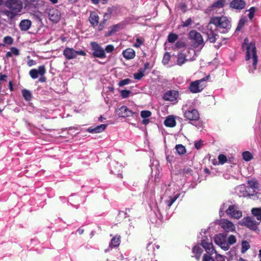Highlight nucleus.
<instances>
[{
    "label": "nucleus",
    "instance_id": "obj_17",
    "mask_svg": "<svg viewBox=\"0 0 261 261\" xmlns=\"http://www.w3.org/2000/svg\"><path fill=\"white\" fill-rule=\"evenodd\" d=\"M49 19L54 22H58L61 17V13L60 11L56 9H52L49 10L48 12Z\"/></svg>",
    "mask_w": 261,
    "mask_h": 261
},
{
    "label": "nucleus",
    "instance_id": "obj_46",
    "mask_svg": "<svg viewBox=\"0 0 261 261\" xmlns=\"http://www.w3.org/2000/svg\"><path fill=\"white\" fill-rule=\"evenodd\" d=\"M151 112L149 111H142L141 112V116L143 118H147L151 116Z\"/></svg>",
    "mask_w": 261,
    "mask_h": 261
},
{
    "label": "nucleus",
    "instance_id": "obj_28",
    "mask_svg": "<svg viewBox=\"0 0 261 261\" xmlns=\"http://www.w3.org/2000/svg\"><path fill=\"white\" fill-rule=\"evenodd\" d=\"M202 252V250L199 246H195L193 248V253L195 255V257L197 260H199L201 254Z\"/></svg>",
    "mask_w": 261,
    "mask_h": 261
},
{
    "label": "nucleus",
    "instance_id": "obj_59",
    "mask_svg": "<svg viewBox=\"0 0 261 261\" xmlns=\"http://www.w3.org/2000/svg\"><path fill=\"white\" fill-rule=\"evenodd\" d=\"M187 51H188L189 54H190V53H191V51L193 52L194 55V56H193V57H190V58H189V60H193L194 59V56L196 55V54H195V51H194V50H193V49H190V50H188Z\"/></svg>",
    "mask_w": 261,
    "mask_h": 261
},
{
    "label": "nucleus",
    "instance_id": "obj_8",
    "mask_svg": "<svg viewBox=\"0 0 261 261\" xmlns=\"http://www.w3.org/2000/svg\"><path fill=\"white\" fill-rule=\"evenodd\" d=\"M214 241L222 249L225 251L229 249V247L227 242L226 236L224 234L220 233L216 235L214 238Z\"/></svg>",
    "mask_w": 261,
    "mask_h": 261
},
{
    "label": "nucleus",
    "instance_id": "obj_63",
    "mask_svg": "<svg viewBox=\"0 0 261 261\" xmlns=\"http://www.w3.org/2000/svg\"><path fill=\"white\" fill-rule=\"evenodd\" d=\"M149 68V63H146L144 65V71L146 69H148Z\"/></svg>",
    "mask_w": 261,
    "mask_h": 261
},
{
    "label": "nucleus",
    "instance_id": "obj_42",
    "mask_svg": "<svg viewBox=\"0 0 261 261\" xmlns=\"http://www.w3.org/2000/svg\"><path fill=\"white\" fill-rule=\"evenodd\" d=\"M156 247L157 249H159L160 246L159 245H156L155 244H152V243H148L146 248L148 250V251H151V249L154 250V247Z\"/></svg>",
    "mask_w": 261,
    "mask_h": 261
},
{
    "label": "nucleus",
    "instance_id": "obj_45",
    "mask_svg": "<svg viewBox=\"0 0 261 261\" xmlns=\"http://www.w3.org/2000/svg\"><path fill=\"white\" fill-rule=\"evenodd\" d=\"M3 41L5 44L11 45L13 42V39L10 36H7L4 38Z\"/></svg>",
    "mask_w": 261,
    "mask_h": 261
},
{
    "label": "nucleus",
    "instance_id": "obj_51",
    "mask_svg": "<svg viewBox=\"0 0 261 261\" xmlns=\"http://www.w3.org/2000/svg\"><path fill=\"white\" fill-rule=\"evenodd\" d=\"M114 49V47L113 45H108L105 50V51H106L108 53H112Z\"/></svg>",
    "mask_w": 261,
    "mask_h": 261
},
{
    "label": "nucleus",
    "instance_id": "obj_12",
    "mask_svg": "<svg viewBox=\"0 0 261 261\" xmlns=\"http://www.w3.org/2000/svg\"><path fill=\"white\" fill-rule=\"evenodd\" d=\"M226 214L231 218L239 219L242 216V213L234 205H229L226 210Z\"/></svg>",
    "mask_w": 261,
    "mask_h": 261
},
{
    "label": "nucleus",
    "instance_id": "obj_21",
    "mask_svg": "<svg viewBox=\"0 0 261 261\" xmlns=\"http://www.w3.org/2000/svg\"><path fill=\"white\" fill-rule=\"evenodd\" d=\"M122 55L126 60H131L135 57L136 53L134 49L129 48L123 51Z\"/></svg>",
    "mask_w": 261,
    "mask_h": 261
},
{
    "label": "nucleus",
    "instance_id": "obj_32",
    "mask_svg": "<svg viewBox=\"0 0 261 261\" xmlns=\"http://www.w3.org/2000/svg\"><path fill=\"white\" fill-rule=\"evenodd\" d=\"M243 159L246 162L250 161L253 158V155L249 151H246L242 153Z\"/></svg>",
    "mask_w": 261,
    "mask_h": 261
},
{
    "label": "nucleus",
    "instance_id": "obj_31",
    "mask_svg": "<svg viewBox=\"0 0 261 261\" xmlns=\"http://www.w3.org/2000/svg\"><path fill=\"white\" fill-rule=\"evenodd\" d=\"M252 213L256 217L258 220H261V208H254L252 210Z\"/></svg>",
    "mask_w": 261,
    "mask_h": 261
},
{
    "label": "nucleus",
    "instance_id": "obj_5",
    "mask_svg": "<svg viewBox=\"0 0 261 261\" xmlns=\"http://www.w3.org/2000/svg\"><path fill=\"white\" fill-rule=\"evenodd\" d=\"M189 36L192 40L195 47H198L199 46L202 47L204 45L203 38L199 33L193 30L190 32Z\"/></svg>",
    "mask_w": 261,
    "mask_h": 261
},
{
    "label": "nucleus",
    "instance_id": "obj_49",
    "mask_svg": "<svg viewBox=\"0 0 261 261\" xmlns=\"http://www.w3.org/2000/svg\"><path fill=\"white\" fill-rule=\"evenodd\" d=\"M255 8L254 7H251L250 9L248 10L249 14H248V17L249 18L251 19L254 17V14L255 11Z\"/></svg>",
    "mask_w": 261,
    "mask_h": 261
},
{
    "label": "nucleus",
    "instance_id": "obj_13",
    "mask_svg": "<svg viewBox=\"0 0 261 261\" xmlns=\"http://www.w3.org/2000/svg\"><path fill=\"white\" fill-rule=\"evenodd\" d=\"M221 227L227 232L234 231L236 229L234 225L230 221L227 219H222L219 222Z\"/></svg>",
    "mask_w": 261,
    "mask_h": 261
},
{
    "label": "nucleus",
    "instance_id": "obj_2",
    "mask_svg": "<svg viewBox=\"0 0 261 261\" xmlns=\"http://www.w3.org/2000/svg\"><path fill=\"white\" fill-rule=\"evenodd\" d=\"M211 23L219 29H224L226 31L230 28V22L228 18L225 16H214L211 19Z\"/></svg>",
    "mask_w": 261,
    "mask_h": 261
},
{
    "label": "nucleus",
    "instance_id": "obj_44",
    "mask_svg": "<svg viewBox=\"0 0 261 261\" xmlns=\"http://www.w3.org/2000/svg\"><path fill=\"white\" fill-rule=\"evenodd\" d=\"M120 93L122 97L125 98L129 96L130 91L129 90H123L120 91Z\"/></svg>",
    "mask_w": 261,
    "mask_h": 261
},
{
    "label": "nucleus",
    "instance_id": "obj_26",
    "mask_svg": "<svg viewBox=\"0 0 261 261\" xmlns=\"http://www.w3.org/2000/svg\"><path fill=\"white\" fill-rule=\"evenodd\" d=\"M186 55L185 53H181L177 55V64L181 66L184 64L188 59H186Z\"/></svg>",
    "mask_w": 261,
    "mask_h": 261
},
{
    "label": "nucleus",
    "instance_id": "obj_58",
    "mask_svg": "<svg viewBox=\"0 0 261 261\" xmlns=\"http://www.w3.org/2000/svg\"><path fill=\"white\" fill-rule=\"evenodd\" d=\"M17 12H18L20 11V10L22 8L21 3L20 2H18L17 1Z\"/></svg>",
    "mask_w": 261,
    "mask_h": 261
},
{
    "label": "nucleus",
    "instance_id": "obj_16",
    "mask_svg": "<svg viewBox=\"0 0 261 261\" xmlns=\"http://www.w3.org/2000/svg\"><path fill=\"white\" fill-rule=\"evenodd\" d=\"M45 73V69L44 66H40L38 69H32L30 72V76L33 79H37L39 75L43 76Z\"/></svg>",
    "mask_w": 261,
    "mask_h": 261
},
{
    "label": "nucleus",
    "instance_id": "obj_50",
    "mask_svg": "<svg viewBox=\"0 0 261 261\" xmlns=\"http://www.w3.org/2000/svg\"><path fill=\"white\" fill-rule=\"evenodd\" d=\"M12 54L14 55H16V48L15 47H13L11 48V51H9L7 53L6 57L7 58H9L12 57Z\"/></svg>",
    "mask_w": 261,
    "mask_h": 261
},
{
    "label": "nucleus",
    "instance_id": "obj_54",
    "mask_svg": "<svg viewBox=\"0 0 261 261\" xmlns=\"http://www.w3.org/2000/svg\"><path fill=\"white\" fill-rule=\"evenodd\" d=\"M185 46V43L184 42L181 41H177L175 44V47L177 48H180L184 47Z\"/></svg>",
    "mask_w": 261,
    "mask_h": 261
},
{
    "label": "nucleus",
    "instance_id": "obj_6",
    "mask_svg": "<svg viewBox=\"0 0 261 261\" xmlns=\"http://www.w3.org/2000/svg\"><path fill=\"white\" fill-rule=\"evenodd\" d=\"M91 46L93 51L92 55L94 57L102 59L106 57L104 49L97 43L92 42Z\"/></svg>",
    "mask_w": 261,
    "mask_h": 261
},
{
    "label": "nucleus",
    "instance_id": "obj_30",
    "mask_svg": "<svg viewBox=\"0 0 261 261\" xmlns=\"http://www.w3.org/2000/svg\"><path fill=\"white\" fill-rule=\"evenodd\" d=\"M178 196L179 195H178L177 194L174 195L173 196H169L168 199L166 200V203L169 207H170L172 205V204L175 202V201L177 199Z\"/></svg>",
    "mask_w": 261,
    "mask_h": 261
},
{
    "label": "nucleus",
    "instance_id": "obj_47",
    "mask_svg": "<svg viewBox=\"0 0 261 261\" xmlns=\"http://www.w3.org/2000/svg\"><path fill=\"white\" fill-rule=\"evenodd\" d=\"M120 26L119 24H116L110 28L109 31V35H111L114 32L117 31L120 29Z\"/></svg>",
    "mask_w": 261,
    "mask_h": 261
},
{
    "label": "nucleus",
    "instance_id": "obj_36",
    "mask_svg": "<svg viewBox=\"0 0 261 261\" xmlns=\"http://www.w3.org/2000/svg\"><path fill=\"white\" fill-rule=\"evenodd\" d=\"M250 244L248 242L246 241H243L242 242V253H245L247 250L250 248Z\"/></svg>",
    "mask_w": 261,
    "mask_h": 261
},
{
    "label": "nucleus",
    "instance_id": "obj_41",
    "mask_svg": "<svg viewBox=\"0 0 261 261\" xmlns=\"http://www.w3.org/2000/svg\"><path fill=\"white\" fill-rule=\"evenodd\" d=\"M144 70H140L138 72L134 74V78L136 80H140L144 75Z\"/></svg>",
    "mask_w": 261,
    "mask_h": 261
},
{
    "label": "nucleus",
    "instance_id": "obj_43",
    "mask_svg": "<svg viewBox=\"0 0 261 261\" xmlns=\"http://www.w3.org/2000/svg\"><path fill=\"white\" fill-rule=\"evenodd\" d=\"M218 160L220 164H223L226 162L227 158L224 154H220L218 156Z\"/></svg>",
    "mask_w": 261,
    "mask_h": 261
},
{
    "label": "nucleus",
    "instance_id": "obj_14",
    "mask_svg": "<svg viewBox=\"0 0 261 261\" xmlns=\"http://www.w3.org/2000/svg\"><path fill=\"white\" fill-rule=\"evenodd\" d=\"M246 5L244 0H232L229 3V7L232 9L241 11L244 9Z\"/></svg>",
    "mask_w": 261,
    "mask_h": 261
},
{
    "label": "nucleus",
    "instance_id": "obj_57",
    "mask_svg": "<svg viewBox=\"0 0 261 261\" xmlns=\"http://www.w3.org/2000/svg\"><path fill=\"white\" fill-rule=\"evenodd\" d=\"M201 142L200 141H196L195 142V147L197 149H199L201 146Z\"/></svg>",
    "mask_w": 261,
    "mask_h": 261
},
{
    "label": "nucleus",
    "instance_id": "obj_23",
    "mask_svg": "<svg viewBox=\"0 0 261 261\" xmlns=\"http://www.w3.org/2000/svg\"><path fill=\"white\" fill-rule=\"evenodd\" d=\"M226 4L225 0H217L212 6L213 11H216L218 9L222 8Z\"/></svg>",
    "mask_w": 261,
    "mask_h": 261
},
{
    "label": "nucleus",
    "instance_id": "obj_22",
    "mask_svg": "<svg viewBox=\"0 0 261 261\" xmlns=\"http://www.w3.org/2000/svg\"><path fill=\"white\" fill-rule=\"evenodd\" d=\"M164 124L167 127H174L176 125L175 117L172 115L168 116L164 121Z\"/></svg>",
    "mask_w": 261,
    "mask_h": 261
},
{
    "label": "nucleus",
    "instance_id": "obj_3",
    "mask_svg": "<svg viewBox=\"0 0 261 261\" xmlns=\"http://www.w3.org/2000/svg\"><path fill=\"white\" fill-rule=\"evenodd\" d=\"M201 245L204 248L206 252L208 254H204L203 257L202 261H214V259L211 255H213L214 253H216L213 244L211 240H202L201 241Z\"/></svg>",
    "mask_w": 261,
    "mask_h": 261
},
{
    "label": "nucleus",
    "instance_id": "obj_10",
    "mask_svg": "<svg viewBox=\"0 0 261 261\" xmlns=\"http://www.w3.org/2000/svg\"><path fill=\"white\" fill-rule=\"evenodd\" d=\"M239 224L241 225L245 226L250 229L255 230L257 229L258 223L254 219L250 217H245L239 221Z\"/></svg>",
    "mask_w": 261,
    "mask_h": 261
},
{
    "label": "nucleus",
    "instance_id": "obj_39",
    "mask_svg": "<svg viewBox=\"0 0 261 261\" xmlns=\"http://www.w3.org/2000/svg\"><path fill=\"white\" fill-rule=\"evenodd\" d=\"M237 240L234 236L230 235L227 239V243L228 245H231L236 243Z\"/></svg>",
    "mask_w": 261,
    "mask_h": 261
},
{
    "label": "nucleus",
    "instance_id": "obj_56",
    "mask_svg": "<svg viewBox=\"0 0 261 261\" xmlns=\"http://www.w3.org/2000/svg\"><path fill=\"white\" fill-rule=\"evenodd\" d=\"M142 43L143 42L140 39L137 38L136 42L134 44V46L135 47H139L142 44Z\"/></svg>",
    "mask_w": 261,
    "mask_h": 261
},
{
    "label": "nucleus",
    "instance_id": "obj_37",
    "mask_svg": "<svg viewBox=\"0 0 261 261\" xmlns=\"http://www.w3.org/2000/svg\"><path fill=\"white\" fill-rule=\"evenodd\" d=\"M177 35L171 33L168 36V41L169 43H173L177 39Z\"/></svg>",
    "mask_w": 261,
    "mask_h": 261
},
{
    "label": "nucleus",
    "instance_id": "obj_34",
    "mask_svg": "<svg viewBox=\"0 0 261 261\" xmlns=\"http://www.w3.org/2000/svg\"><path fill=\"white\" fill-rule=\"evenodd\" d=\"M175 149L179 154H184L186 151L185 146L181 144L176 145Z\"/></svg>",
    "mask_w": 261,
    "mask_h": 261
},
{
    "label": "nucleus",
    "instance_id": "obj_29",
    "mask_svg": "<svg viewBox=\"0 0 261 261\" xmlns=\"http://www.w3.org/2000/svg\"><path fill=\"white\" fill-rule=\"evenodd\" d=\"M89 20L93 25H97L98 23L99 17L95 14H91Z\"/></svg>",
    "mask_w": 261,
    "mask_h": 261
},
{
    "label": "nucleus",
    "instance_id": "obj_27",
    "mask_svg": "<svg viewBox=\"0 0 261 261\" xmlns=\"http://www.w3.org/2000/svg\"><path fill=\"white\" fill-rule=\"evenodd\" d=\"M120 243V237L119 236H116L113 237L111 240V243L110 244V247H118Z\"/></svg>",
    "mask_w": 261,
    "mask_h": 261
},
{
    "label": "nucleus",
    "instance_id": "obj_1",
    "mask_svg": "<svg viewBox=\"0 0 261 261\" xmlns=\"http://www.w3.org/2000/svg\"><path fill=\"white\" fill-rule=\"evenodd\" d=\"M243 47H246V60L248 64L249 71L250 72H253L256 68L257 63V56L255 43L252 42L249 43L248 40L245 39L243 44Z\"/></svg>",
    "mask_w": 261,
    "mask_h": 261
},
{
    "label": "nucleus",
    "instance_id": "obj_7",
    "mask_svg": "<svg viewBox=\"0 0 261 261\" xmlns=\"http://www.w3.org/2000/svg\"><path fill=\"white\" fill-rule=\"evenodd\" d=\"M63 55L68 60L75 58L77 55L85 56L86 53L83 50L76 51L72 48L66 47L63 51Z\"/></svg>",
    "mask_w": 261,
    "mask_h": 261
},
{
    "label": "nucleus",
    "instance_id": "obj_38",
    "mask_svg": "<svg viewBox=\"0 0 261 261\" xmlns=\"http://www.w3.org/2000/svg\"><path fill=\"white\" fill-rule=\"evenodd\" d=\"M216 35L213 32H210L209 34H207V39L211 43H214L216 40Z\"/></svg>",
    "mask_w": 261,
    "mask_h": 261
},
{
    "label": "nucleus",
    "instance_id": "obj_55",
    "mask_svg": "<svg viewBox=\"0 0 261 261\" xmlns=\"http://www.w3.org/2000/svg\"><path fill=\"white\" fill-rule=\"evenodd\" d=\"M215 253L216 254V259L217 261H225V257L224 256L217 254L216 252Z\"/></svg>",
    "mask_w": 261,
    "mask_h": 261
},
{
    "label": "nucleus",
    "instance_id": "obj_33",
    "mask_svg": "<svg viewBox=\"0 0 261 261\" xmlns=\"http://www.w3.org/2000/svg\"><path fill=\"white\" fill-rule=\"evenodd\" d=\"M21 92L23 97L26 100H30L31 99L32 94L30 91L23 89Z\"/></svg>",
    "mask_w": 261,
    "mask_h": 261
},
{
    "label": "nucleus",
    "instance_id": "obj_61",
    "mask_svg": "<svg viewBox=\"0 0 261 261\" xmlns=\"http://www.w3.org/2000/svg\"><path fill=\"white\" fill-rule=\"evenodd\" d=\"M108 12L105 14L106 16L107 14L111 15L113 12V8H109L107 10Z\"/></svg>",
    "mask_w": 261,
    "mask_h": 261
},
{
    "label": "nucleus",
    "instance_id": "obj_40",
    "mask_svg": "<svg viewBox=\"0 0 261 261\" xmlns=\"http://www.w3.org/2000/svg\"><path fill=\"white\" fill-rule=\"evenodd\" d=\"M170 59V55L168 53H166L164 56L162 62L164 65L168 63Z\"/></svg>",
    "mask_w": 261,
    "mask_h": 261
},
{
    "label": "nucleus",
    "instance_id": "obj_18",
    "mask_svg": "<svg viewBox=\"0 0 261 261\" xmlns=\"http://www.w3.org/2000/svg\"><path fill=\"white\" fill-rule=\"evenodd\" d=\"M117 114L119 117H125L132 116L133 112L129 110L126 107L122 106L117 110Z\"/></svg>",
    "mask_w": 261,
    "mask_h": 261
},
{
    "label": "nucleus",
    "instance_id": "obj_53",
    "mask_svg": "<svg viewBox=\"0 0 261 261\" xmlns=\"http://www.w3.org/2000/svg\"><path fill=\"white\" fill-rule=\"evenodd\" d=\"M192 20L191 18H188L186 21L182 22V25L184 27H187L191 25L192 23Z\"/></svg>",
    "mask_w": 261,
    "mask_h": 261
},
{
    "label": "nucleus",
    "instance_id": "obj_25",
    "mask_svg": "<svg viewBox=\"0 0 261 261\" xmlns=\"http://www.w3.org/2000/svg\"><path fill=\"white\" fill-rule=\"evenodd\" d=\"M247 184L254 192H256L259 190L258 182L255 179L252 178L248 180Z\"/></svg>",
    "mask_w": 261,
    "mask_h": 261
},
{
    "label": "nucleus",
    "instance_id": "obj_24",
    "mask_svg": "<svg viewBox=\"0 0 261 261\" xmlns=\"http://www.w3.org/2000/svg\"><path fill=\"white\" fill-rule=\"evenodd\" d=\"M32 22L29 19H24L19 23V27L22 31H27L31 26Z\"/></svg>",
    "mask_w": 261,
    "mask_h": 261
},
{
    "label": "nucleus",
    "instance_id": "obj_60",
    "mask_svg": "<svg viewBox=\"0 0 261 261\" xmlns=\"http://www.w3.org/2000/svg\"><path fill=\"white\" fill-rule=\"evenodd\" d=\"M35 62L32 60H30L29 61L28 63V65L29 66H32L34 65L35 64Z\"/></svg>",
    "mask_w": 261,
    "mask_h": 261
},
{
    "label": "nucleus",
    "instance_id": "obj_62",
    "mask_svg": "<svg viewBox=\"0 0 261 261\" xmlns=\"http://www.w3.org/2000/svg\"><path fill=\"white\" fill-rule=\"evenodd\" d=\"M7 77L6 75H0V80L1 81H5Z\"/></svg>",
    "mask_w": 261,
    "mask_h": 261
},
{
    "label": "nucleus",
    "instance_id": "obj_4",
    "mask_svg": "<svg viewBox=\"0 0 261 261\" xmlns=\"http://www.w3.org/2000/svg\"><path fill=\"white\" fill-rule=\"evenodd\" d=\"M4 0H0V6L2 5ZM6 6L7 8L4 12L10 19H12L16 14V0H7Z\"/></svg>",
    "mask_w": 261,
    "mask_h": 261
},
{
    "label": "nucleus",
    "instance_id": "obj_15",
    "mask_svg": "<svg viewBox=\"0 0 261 261\" xmlns=\"http://www.w3.org/2000/svg\"><path fill=\"white\" fill-rule=\"evenodd\" d=\"M178 97V92L175 90H170L166 92L163 97L166 101L174 102L176 101Z\"/></svg>",
    "mask_w": 261,
    "mask_h": 261
},
{
    "label": "nucleus",
    "instance_id": "obj_11",
    "mask_svg": "<svg viewBox=\"0 0 261 261\" xmlns=\"http://www.w3.org/2000/svg\"><path fill=\"white\" fill-rule=\"evenodd\" d=\"M185 118L190 121H197L199 118V114L197 110L193 108H190L185 110L184 112Z\"/></svg>",
    "mask_w": 261,
    "mask_h": 261
},
{
    "label": "nucleus",
    "instance_id": "obj_19",
    "mask_svg": "<svg viewBox=\"0 0 261 261\" xmlns=\"http://www.w3.org/2000/svg\"><path fill=\"white\" fill-rule=\"evenodd\" d=\"M122 166L121 164L113 162L111 165V172L121 177Z\"/></svg>",
    "mask_w": 261,
    "mask_h": 261
},
{
    "label": "nucleus",
    "instance_id": "obj_52",
    "mask_svg": "<svg viewBox=\"0 0 261 261\" xmlns=\"http://www.w3.org/2000/svg\"><path fill=\"white\" fill-rule=\"evenodd\" d=\"M246 18H244L241 19L239 21L238 26L237 27V30H240L244 25V24L246 23Z\"/></svg>",
    "mask_w": 261,
    "mask_h": 261
},
{
    "label": "nucleus",
    "instance_id": "obj_64",
    "mask_svg": "<svg viewBox=\"0 0 261 261\" xmlns=\"http://www.w3.org/2000/svg\"><path fill=\"white\" fill-rule=\"evenodd\" d=\"M148 122H149V120L147 118H144L142 121V123L144 124H147Z\"/></svg>",
    "mask_w": 261,
    "mask_h": 261
},
{
    "label": "nucleus",
    "instance_id": "obj_48",
    "mask_svg": "<svg viewBox=\"0 0 261 261\" xmlns=\"http://www.w3.org/2000/svg\"><path fill=\"white\" fill-rule=\"evenodd\" d=\"M130 82V80L128 79H126L123 80H121L119 82L118 85L120 87H122L124 85H127L129 84Z\"/></svg>",
    "mask_w": 261,
    "mask_h": 261
},
{
    "label": "nucleus",
    "instance_id": "obj_9",
    "mask_svg": "<svg viewBox=\"0 0 261 261\" xmlns=\"http://www.w3.org/2000/svg\"><path fill=\"white\" fill-rule=\"evenodd\" d=\"M204 79L197 80L192 82L189 86V90L192 93H197L201 92L205 87V85L203 84Z\"/></svg>",
    "mask_w": 261,
    "mask_h": 261
},
{
    "label": "nucleus",
    "instance_id": "obj_20",
    "mask_svg": "<svg viewBox=\"0 0 261 261\" xmlns=\"http://www.w3.org/2000/svg\"><path fill=\"white\" fill-rule=\"evenodd\" d=\"M108 125L103 124L100 125L96 126L94 127H89L87 129V131L90 133L96 134L100 133L103 132L107 128Z\"/></svg>",
    "mask_w": 261,
    "mask_h": 261
},
{
    "label": "nucleus",
    "instance_id": "obj_35",
    "mask_svg": "<svg viewBox=\"0 0 261 261\" xmlns=\"http://www.w3.org/2000/svg\"><path fill=\"white\" fill-rule=\"evenodd\" d=\"M245 190V186L244 185H241L237 188V192L240 196H245L246 194Z\"/></svg>",
    "mask_w": 261,
    "mask_h": 261
}]
</instances>
